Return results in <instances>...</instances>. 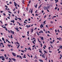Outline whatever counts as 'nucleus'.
<instances>
[{
	"mask_svg": "<svg viewBox=\"0 0 62 62\" xmlns=\"http://www.w3.org/2000/svg\"><path fill=\"white\" fill-rule=\"evenodd\" d=\"M49 6H47V7H44L43 8L44 10H46L47 9H49Z\"/></svg>",
	"mask_w": 62,
	"mask_h": 62,
	"instance_id": "f257e3e1",
	"label": "nucleus"
},
{
	"mask_svg": "<svg viewBox=\"0 0 62 62\" xmlns=\"http://www.w3.org/2000/svg\"><path fill=\"white\" fill-rule=\"evenodd\" d=\"M12 54L14 56H16V53L13 52H12Z\"/></svg>",
	"mask_w": 62,
	"mask_h": 62,
	"instance_id": "f03ea898",
	"label": "nucleus"
},
{
	"mask_svg": "<svg viewBox=\"0 0 62 62\" xmlns=\"http://www.w3.org/2000/svg\"><path fill=\"white\" fill-rule=\"evenodd\" d=\"M28 50H29L30 51H31L32 49H31V48L30 47H29V48H27Z\"/></svg>",
	"mask_w": 62,
	"mask_h": 62,
	"instance_id": "7ed1b4c3",
	"label": "nucleus"
},
{
	"mask_svg": "<svg viewBox=\"0 0 62 62\" xmlns=\"http://www.w3.org/2000/svg\"><path fill=\"white\" fill-rule=\"evenodd\" d=\"M12 60L14 61H16V59L13 58H12Z\"/></svg>",
	"mask_w": 62,
	"mask_h": 62,
	"instance_id": "20e7f679",
	"label": "nucleus"
},
{
	"mask_svg": "<svg viewBox=\"0 0 62 62\" xmlns=\"http://www.w3.org/2000/svg\"><path fill=\"white\" fill-rule=\"evenodd\" d=\"M14 4L15 6L16 7V6H17V3H16L15 2H14Z\"/></svg>",
	"mask_w": 62,
	"mask_h": 62,
	"instance_id": "39448f33",
	"label": "nucleus"
},
{
	"mask_svg": "<svg viewBox=\"0 0 62 62\" xmlns=\"http://www.w3.org/2000/svg\"><path fill=\"white\" fill-rule=\"evenodd\" d=\"M42 25V24H41V25L40 26V27H41V28H42L43 27V26H44V25Z\"/></svg>",
	"mask_w": 62,
	"mask_h": 62,
	"instance_id": "423d86ee",
	"label": "nucleus"
},
{
	"mask_svg": "<svg viewBox=\"0 0 62 62\" xmlns=\"http://www.w3.org/2000/svg\"><path fill=\"white\" fill-rule=\"evenodd\" d=\"M10 31H11V33H12V34H14V31H12L11 30Z\"/></svg>",
	"mask_w": 62,
	"mask_h": 62,
	"instance_id": "0eeeda50",
	"label": "nucleus"
},
{
	"mask_svg": "<svg viewBox=\"0 0 62 62\" xmlns=\"http://www.w3.org/2000/svg\"><path fill=\"white\" fill-rule=\"evenodd\" d=\"M18 28H15V29L16 30H17L18 31H19V30H18Z\"/></svg>",
	"mask_w": 62,
	"mask_h": 62,
	"instance_id": "6e6552de",
	"label": "nucleus"
},
{
	"mask_svg": "<svg viewBox=\"0 0 62 62\" xmlns=\"http://www.w3.org/2000/svg\"><path fill=\"white\" fill-rule=\"evenodd\" d=\"M39 61H40V62H43V61L41 60V59H39Z\"/></svg>",
	"mask_w": 62,
	"mask_h": 62,
	"instance_id": "1a4fd4ad",
	"label": "nucleus"
},
{
	"mask_svg": "<svg viewBox=\"0 0 62 62\" xmlns=\"http://www.w3.org/2000/svg\"><path fill=\"white\" fill-rule=\"evenodd\" d=\"M34 30V29H31V33H33V32Z\"/></svg>",
	"mask_w": 62,
	"mask_h": 62,
	"instance_id": "9d476101",
	"label": "nucleus"
},
{
	"mask_svg": "<svg viewBox=\"0 0 62 62\" xmlns=\"http://www.w3.org/2000/svg\"><path fill=\"white\" fill-rule=\"evenodd\" d=\"M38 6V4H36L35 6V8H37Z\"/></svg>",
	"mask_w": 62,
	"mask_h": 62,
	"instance_id": "9b49d317",
	"label": "nucleus"
},
{
	"mask_svg": "<svg viewBox=\"0 0 62 62\" xmlns=\"http://www.w3.org/2000/svg\"><path fill=\"white\" fill-rule=\"evenodd\" d=\"M1 59H2V60H3V61H5V58H2Z\"/></svg>",
	"mask_w": 62,
	"mask_h": 62,
	"instance_id": "f8f14e48",
	"label": "nucleus"
},
{
	"mask_svg": "<svg viewBox=\"0 0 62 62\" xmlns=\"http://www.w3.org/2000/svg\"><path fill=\"white\" fill-rule=\"evenodd\" d=\"M37 35H38V36H39V33H38L37 31Z\"/></svg>",
	"mask_w": 62,
	"mask_h": 62,
	"instance_id": "ddd939ff",
	"label": "nucleus"
},
{
	"mask_svg": "<svg viewBox=\"0 0 62 62\" xmlns=\"http://www.w3.org/2000/svg\"><path fill=\"white\" fill-rule=\"evenodd\" d=\"M61 37H60L59 38V40L60 41H61Z\"/></svg>",
	"mask_w": 62,
	"mask_h": 62,
	"instance_id": "4468645a",
	"label": "nucleus"
},
{
	"mask_svg": "<svg viewBox=\"0 0 62 62\" xmlns=\"http://www.w3.org/2000/svg\"><path fill=\"white\" fill-rule=\"evenodd\" d=\"M60 49H62V46H60Z\"/></svg>",
	"mask_w": 62,
	"mask_h": 62,
	"instance_id": "2eb2a0df",
	"label": "nucleus"
},
{
	"mask_svg": "<svg viewBox=\"0 0 62 62\" xmlns=\"http://www.w3.org/2000/svg\"><path fill=\"white\" fill-rule=\"evenodd\" d=\"M41 40H43L44 39H43V37H42L41 38Z\"/></svg>",
	"mask_w": 62,
	"mask_h": 62,
	"instance_id": "dca6fc26",
	"label": "nucleus"
},
{
	"mask_svg": "<svg viewBox=\"0 0 62 62\" xmlns=\"http://www.w3.org/2000/svg\"><path fill=\"white\" fill-rule=\"evenodd\" d=\"M8 46L9 47H10L11 46V45H8Z\"/></svg>",
	"mask_w": 62,
	"mask_h": 62,
	"instance_id": "f3484780",
	"label": "nucleus"
},
{
	"mask_svg": "<svg viewBox=\"0 0 62 62\" xmlns=\"http://www.w3.org/2000/svg\"><path fill=\"white\" fill-rule=\"evenodd\" d=\"M24 56L23 57V58H26V57H25V54H24Z\"/></svg>",
	"mask_w": 62,
	"mask_h": 62,
	"instance_id": "a211bd4d",
	"label": "nucleus"
},
{
	"mask_svg": "<svg viewBox=\"0 0 62 62\" xmlns=\"http://www.w3.org/2000/svg\"><path fill=\"white\" fill-rule=\"evenodd\" d=\"M2 39L3 40V41H5V39H4V38H2Z\"/></svg>",
	"mask_w": 62,
	"mask_h": 62,
	"instance_id": "6ab92c4d",
	"label": "nucleus"
},
{
	"mask_svg": "<svg viewBox=\"0 0 62 62\" xmlns=\"http://www.w3.org/2000/svg\"><path fill=\"white\" fill-rule=\"evenodd\" d=\"M44 53H46V54H47V52L46 51H44Z\"/></svg>",
	"mask_w": 62,
	"mask_h": 62,
	"instance_id": "aec40b11",
	"label": "nucleus"
},
{
	"mask_svg": "<svg viewBox=\"0 0 62 62\" xmlns=\"http://www.w3.org/2000/svg\"><path fill=\"white\" fill-rule=\"evenodd\" d=\"M19 57L20 58H21V59H23V58H22V57H21V56L20 55H19Z\"/></svg>",
	"mask_w": 62,
	"mask_h": 62,
	"instance_id": "412c9836",
	"label": "nucleus"
},
{
	"mask_svg": "<svg viewBox=\"0 0 62 62\" xmlns=\"http://www.w3.org/2000/svg\"><path fill=\"white\" fill-rule=\"evenodd\" d=\"M10 38H11V39H13V37H12V35H11V36Z\"/></svg>",
	"mask_w": 62,
	"mask_h": 62,
	"instance_id": "4be33fe9",
	"label": "nucleus"
},
{
	"mask_svg": "<svg viewBox=\"0 0 62 62\" xmlns=\"http://www.w3.org/2000/svg\"><path fill=\"white\" fill-rule=\"evenodd\" d=\"M18 19H19L20 20H22V19H21V18H17Z\"/></svg>",
	"mask_w": 62,
	"mask_h": 62,
	"instance_id": "5701e85b",
	"label": "nucleus"
},
{
	"mask_svg": "<svg viewBox=\"0 0 62 62\" xmlns=\"http://www.w3.org/2000/svg\"><path fill=\"white\" fill-rule=\"evenodd\" d=\"M0 51H2V52H3V51H4V50L3 49H1L0 50Z\"/></svg>",
	"mask_w": 62,
	"mask_h": 62,
	"instance_id": "b1692460",
	"label": "nucleus"
},
{
	"mask_svg": "<svg viewBox=\"0 0 62 62\" xmlns=\"http://www.w3.org/2000/svg\"><path fill=\"white\" fill-rule=\"evenodd\" d=\"M20 45H18V46L17 47V48H19V47H20Z\"/></svg>",
	"mask_w": 62,
	"mask_h": 62,
	"instance_id": "393cba45",
	"label": "nucleus"
},
{
	"mask_svg": "<svg viewBox=\"0 0 62 62\" xmlns=\"http://www.w3.org/2000/svg\"><path fill=\"white\" fill-rule=\"evenodd\" d=\"M2 27H3V28H6V26H4V27L2 26Z\"/></svg>",
	"mask_w": 62,
	"mask_h": 62,
	"instance_id": "a878e982",
	"label": "nucleus"
},
{
	"mask_svg": "<svg viewBox=\"0 0 62 62\" xmlns=\"http://www.w3.org/2000/svg\"><path fill=\"white\" fill-rule=\"evenodd\" d=\"M33 12V11H32V10H31V13H32Z\"/></svg>",
	"mask_w": 62,
	"mask_h": 62,
	"instance_id": "bb28decb",
	"label": "nucleus"
},
{
	"mask_svg": "<svg viewBox=\"0 0 62 62\" xmlns=\"http://www.w3.org/2000/svg\"><path fill=\"white\" fill-rule=\"evenodd\" d=\"M16 43H17V44H19V45L20 44L19 43H18V42H16Z\"/></svg>",
	"mask_w": 62,
	"mask_h": 62,
	"instance_id": "cd10ccee",
	"label": "nucleus"
},
{
	"mask_svg": "<svg viewBox=\"0 0 62 62\" xmlns=\"http://www.w3.org/2000/svg\"><path fill=\"white\" fill-rule=\"evenodd\" d=\"M39 52L40 53H42V51H41V50L39 51Z\"/></svg>",
	"mask_w": 62,
	"mask_h": 62,
	"instance_id": "c85d7f7f",
	"label": "nucleus"
},
{
	"mask_svg": "<svg viewBox=\"0 0 62 62\" xmlns=\"http://www.w3.org/2000/svg\"><path fill=\"white\" fill-rule=\"evenodd\" d=\"M31 27V26H30V25H28V28L29 27Z\"/></svg>",
	"mask_w": 62,
	"mask_h": 62,
	"instance_id": "c756f323",
	"label": "nucleus"
},
{
	"mask_svg": "<svg viewBox=\"0 0 62 62\" xmlns=\"http://www.w3.org/2000/svg\"><path fill=\"white\" fill-rule=\"evenodd\" d=\"M40 32L41 33H43V32L42 31H40Z\"/></svg>",
	"mask_w": 62,
	"mask_h": 62,
	"instance_id": "7c9ffc66",
	"label": "nucleus"
},
{
	"mask_svg": "<svg viewBox=\"0 0 62 62\" xmlns=\"http://www.w3.org/2000/svg\"><path fill=\"white\" fill-rule=\"evenodd\" d=\"M8 33H11V31H9V30H8Z\"/></svg>",
	"mask_w": 62,
	"mask_h": 62,
	"instance_id": "2f4dec72",
	"label": "nucleus"
},
{
	"mask_svg": "<svg viewBox=\"0 0 62 62\" xmlns=\"http://www.w3.org/2000/svg\"><path fill=\"white\" fill-rule=\"evenodd\" d=\"M57 7H55V9L56 10V9H57Z\"/></svg>",
	"mask_w": 62,
	"mask_h": 62,
	"instance_id": "473e14b6",
	"label": "nucleus"
},
{
	"mask_svg": "<svg viewBox=\"0 0 62 62\" xmlns=\"http://www.w3.org/2000/svg\"><path fill=\"white\" fill-rule=\"evenodd\" d=\"M5 7L6 8H8V7L7 5H5Z\"/></svg>",
	"mask_w": 62,
	"mask_h": 62,
	"instance_id": "72a5a7b5",
	"label": "nucleus"
},
{
	"mask_svg": "<svg viewBox=\"0 0 62 62\" xmlns=\"http://www.w3.org/2000/svg\"><path fill=\"white\" fill-rule=\"evenodd\" d=\"M21 52L23 53H24V51L23 50H21Z\"/></svg>",
	"mask_w": 62,
	"mask_h": 62,
	"instance_id": "f704fd0d",
	"label": "nucleus"
},
{
	"mask_svg": "<svg viewBox=\"0 0 62 62\" xmlns=\"http://www.w3.org/2000/svg\"><path fill=\"white\" fill-rule=\"evenodd\" d=\"M47 16L46 15L44 17V18H46V17Z\"/></svg>",
	"mask_w": 62,
	"mask_h": 62,
	"instance_id": "c9c22d12",
	"label": "nucleus"
},
{
	"mask_svg": "<svg viewBox=\"0 0 62 62\" xmlns=\"http://www.w3.org/2000/svg\"><path fill=\"white\" fill-rule=\"evenodd\" d=\"M48 9H47V11L48 12H49V10H48Z\"/></svg>",
	"mask_w": 62,
	"mask_h": 62,
	"instance_id": "e433bc0d",
	"label": "nucleus"
},
{
	"mask_svg": "<svg viewBox=\"0 0 62 62\" xmlns=\"http://www.w3.org/2000/svg\"><path fill=\"white\" fill-rule=\"evenodd\" d=\"M3 15H4V16H6V14L5 13L3 14Z\"/></svg>",
	"mask_w": 62,
	"mask_h": 62,
	"instance_id": "4c0bfd02",
	"label": "nucleus"
},
{
	"mask_svg": "<svg viewBox=\"0 0 62 62\" xmlns=\"http://www.w3.org/2000/svg\"><path fill=\"white\" fill-rule=\"evenodd\" d=\"M47 32L48 33H50V32L49 31H47Z\"/></svg>",
	"mask_w": 62,
	"mask_h": 62,
	"instance_id": "58836bf2",
	"label": "nucleus"
},
{
	"mask_svg": "<svg viewBox=\"0 0 62 62\" xmlns=\"http://www.w3.org/2000/svg\"><path fill=\"white\" fill-rule=\"evenodd\" d=\"M55 1H57V2H58V0H54Z\"/></svg>",
	"mask_w": 62,
	"mask_h": 62,
	"instance_id": "ea45409f",
	"label": "nucleus"
},
{
	"mask_svg": "<svg viewBox=\"0 0 62 62\" xmlns=\"http://www.w3.org/2000/svg\"><path fill=\"white\" fill-rule=\"evenodd\" d=\"M4 55L5 57H7V55H6V54H4Z\"/></svg>",
	"mask_w": 62,
	"mask_h": 62,
	"instance_id": "a19ab883",
	"label": "nucleus"
},
{
	"mask_svg": "<svg viewBox=\"0 0 62 62\" xmlns=\"http://www.w3.org/2000/svg\"><path fill=\"white\" fill-rule=\"evenodd\" d=\"M5 30H7V31H8V29H7V28H6L5 29Z\"/></svg>",
	"mask_w": 62,
	"mask_h": 62,
	"instance_id": "79ce46f5",
	"label": "nucleus"
},
{
	"mask_svg": "<svg viewBox=\"0 0 62 62\" xmlns=\"http://www.w3.org/2000/svg\"><path fill=\"white\" fill-rule=\"evenodd\" d=\"M47 37H50V35L48 34H47Z\"/></svg>",
	"mask_w": 62,
	"mask_h": 62,
	"instance_id": "37998d69",
	"label": "nucleus"
},
{
	"mask_svg": "<svg viewBox=\"0 0 62 62\" xmlns=\"http://www.w3.org/2000/svg\"><path fill=\"white\" fill-rule=\"evenodd\" d=\"M8 12H9V13H11V12L10 11H8Z\"/></svg>",
	"mask_w": 62,
	"mask_h": 62,
	"instance_id": "c03bdc74",
	"label": "nucleus"
},
{
	"mask_svg": "<svg viewBox=\"0 0 62 62\" xmlns=\"http://www.w3.org/2000/svg\"><path fill=\"white\" fill-rule=\"evenodd\" d=\"M46 23V21H44L43 22V23Z\"/></svg>",
	"mask_w": 62,
	"mask_h": 62,
	"instance_id": "a18cd8bd",
	"label": "nucleus"
},
{
	"mask_svg": "<svg viewBox=\"0 0 62 62\" xmlns=\"http://www.w3.org/2000/svg\"><path fill=\"white\" fill-rule=\"evenodd\" d=\"M30 3H31V1H29V4H30Z\"/></svg>",
	"mask_w": 62,
	"mask_h": 62,
	"instance_id": "49530a36",
	"label": "nucleus"
},
{
	"mask_svg": "<svg viewBox=\"0 0 62 62\" xmlns=\"http://www.w3.org/2000/svg\"><path fill=\"white\" fill-rule=\"evenodd\" d=\"M28 21H30V20H31L29 18V19H28Z\"/></svg>",
	"mask_w": 62,
	"mask_h": 62,
	"instance_id": "de8ad7c7",
	"label": "nucleus"
},
{
	"mask_svg": "<svg viewBox=\"0 0 62 62\" xmlns=\"http://www.w3.org/2000/svg\"><path fill=\"white\" fill-rule=\"evenodd\" d=\"M13 23H14V22H15V21H14V20H13Z\"/></svg>",
	"mask_w": 62,
	"mask_h": 62,
	"instance_id": "09e8293b",
	"label": "nucleus"
},
{
	"mask_svg": "<svg viewBox=\"0 0 62 62\" xmlns=\"http://www.w3.org/2000/svg\"><path fill=\"white\" fill-rule=\"evenodd\" d=\"M11 51H13V49L12 48L11 49Z\"/></svg>",
	"mask_w": 62,
	"mask_h": 62,
	"instance_id": "8fccbe9b",
	"label": "nucleus"
},
{
	"mask_svg": "<svg viewBox=\"0 0 62 62\" xmlns=\"http://www.w3.org/2000/svg\"><path fill=\"white\" fill-rule=\"evenodd\" d=\"M51 23L52 24L53 23V22L52 21H51Z\"/></svg>",
	"mask_w": 62,
	"mask_h": 62,
	"instance_id": "3c124183",
	"label": "nucleus"
},
{
	"mask_svg": "<svg viewBox=\"0 0 62 62\" xmlns=\"http://www.w3.org/2000/svg\"><path fill=\"white\" fill-rule=\"evenodd\" d=\"M0 44H2V45H3V43L2 42H1L0 43Z\"/></svg>",
	"mask_w": 62,
	"mask_h": 62,
	"instance_id": "603ef678",
	"label": "nucleus"
},
{
	"mask_svg": "<svg viewBox=\"0 0 62 62\" xmlns=\"http://www.w3.org/2000/svg\"><path fill=\"white\" fill-rule=\"evenodd\" d=\"M8 25V24H5V26H7Z\"/></svg>",
	"mask_w": 62,
	"mask_h": 62,
	"instance_id": "864d4df0",
	"label": "nucleus"
},
{
	"mask_svg": "<svg viewBox=\"0 0 62 62\" xmlns=\"http://www.w3.org/2000/svg\"><path fill=\"white\" fill-rule=\"evenodd\" d=\"M8 19H10V17H9V16H8Z\"/></svg>",
	"mask_w": 62,
	"mask_h": 62,
	"instance_id": "5fc2aeb1",
	"label": "nucleus"
},
{
	"mask_svg": "<svg viewBox=\"0 0 62 62\" xmlns=\"http://www.w3.org/2000/svg\"><path fill=\"white\" fill-rule=\"evenodd\" d=\"M45 32L46 34H47V31H46Z\"/></svg>",
	"mask_w": 62,
	"mask_h": 62,
	"instance_id": "6e6d98bb",
	"label": "nucleus"
},
{
	"mask_svg": "<svg viewBox=\"0 0 62 62\" xmlns=\"http://www.w3.org/2000/svg\"><path fill=\"white\" fill-rule=\"evenodd\" d=\"M37 29V28H35L34 29V30H36V29Z\"/></svg>",
	"mask_w": 62,
	"mask_h": 62,
	"instance_id": "4d7b16f0",
	"label": "nucleus"
},
{
	"mask_svg": "<svg viewBox=\"0 0 62 62\" xmlns=\"http://www.w3.org/2000/svg\"><path fill=\"white\" fill-rule=\"evenodd\" d=\"M8 43H10V42H9V41H8Z\"/></svg>",
	"mask_w": 62,
	"mask_h": 62,
	"instance_id": "13d9d810",
	"label": "nucleus"
},
{
	"mask_svg": "<svg viewBox=\"0 0 62 62\" xmlns=\"http://www.w3.org/2000/svg\"><path fill=\"white\" fill-rule=\"evenodd\" d=\"M35 45H34L33 46H32V47L33 48V47H35Z\"/></svg>",
	"mask_w": 62,
	"mask_h": 62,
	"instance_id": "bf43d9fd",
	"label": "nucleus"
},
{
	"mask_svg": "<svg viewBox=\"0 0 62 62\" xmlns=\"http://www.w3.org/2000/svg\"><path fill=\"white\" fill-rule=\"evenodd\" d=\"M17 57H19V55H17Z\"/></svg>",
	"mask_w": 62,
	"mask_h": 62,
	"instance_id": "052dcab7",
	"label": "nucleus"
},
{
	"mask_svg": "<svg viewBox=\"0 0 62 62\" xmlns=\"http://www.w3.org/2000/svg\"><path fill=\"white\" fill-rule=\"evenodd\" d=\"M15 20H16V21L18 20V19H17L16 18H15Z\"/></svg>",
	"mask_w": 62,
	"mask_h": 62,
	"instance_id": "680f3d73",
	"label": "nucleus"
},
{
	"mask_svg": "<svg viewBox=\"0 0 62 62\" xmlns=\"http://www.w3.org/2000/svg\"><path fill=\"white\" fill-rule=\"evenodd\" d=\"M58 32H59V33H60V31H59V30H58Z\"/></svg>",
	"mask_w": 62,
	"mask_h": 62,
	"instance_id": "e2e57ef3",
	"label": "nucleus"
},
{
	"mask_svg": "<svg viewBox=\"0 0 62 62\" xmlns=\"http://www.w3.org/2000/svg\"><path fill=\"white\" fill-rule=\"evenodd\" d=\"M46 27H48V25H46Z\"/></svg>",
	"mask_w": 62,
	"mask_h": 62,
	"instance_id": "0e129e2a",
	"label": "nucleus"
},
{
	"mask_svg": "<svg viewBox=\"0 0 62 62\" xmlns=\"http://www.w3.org/2000/svg\"><path fill=\"white\" fill-rule=\"evenodd\" d=\"M11 3H12V2H10L9 3V4H11Z\"/></svg>",
	"mask_w": 62,
	"mask_h": 62,
	"instance_id": "69168bd1",
	"label": "nucleus"
},
{
	"mask_svg": "<svg viewBox=\"0 0 62 62\" xmlns=\"http://www.w3.org/2000/svg\"><path fill=\"white\" fill-rule=\"evenodd\" d=\"M32 39H35V38H32Z\"/></svg>",
	"mask_w": 62,
	"mask_h": 62,
	"instance_id": "338daca9",
	"label": "nucleus"
},
{
	"mask_svg": "<svg viewBox=\"0 0 62 62\" xmlns=\"http://www.w3.org/2000/svg\"><path fill=\"white\" fill-rule=\"evenodd\" d=\"M58 53H61V51H59L58 52Z\"/></svg>",
	"mask_w": 62,
	"mask_h": 62,
	"instance_id": "774afa93",
	"label": "nucleus"
}]
</instances>
